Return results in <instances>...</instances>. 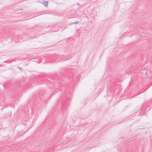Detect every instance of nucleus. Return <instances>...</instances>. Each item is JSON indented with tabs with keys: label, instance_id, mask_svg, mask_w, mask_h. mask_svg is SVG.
<instances>
[{
	"label": "nucleus",
	"instance_id": "3",
	"mask_svg": "<svg viewBox=\"0 0 152 152\" xmlns=\"http://www.w3.org/2000/svg\"><path fill=\"white\" fill-rule=\"evenodd\" d=\"M18 69H19L20 70H22V69L21 67H20L19 66L18 67Z\"/></svg>",
	"mask_w": 152,
	"mask_h": 152
},
{
	"label": "nucleus",
	"instance_id": "4",
	"mask_svg": "<svg viewBox=\"0 0 152 152\" xmlns=\"http://www.w3.org/2000/svg\"><path fill=\"white\" fill-rule=\"evenodd\" d=\"M67 59L66 58V59H65V60H66Z\"/></svg>",
	"mask_w": 152,
	"mask_h": 152
},
{
	"label": "nucleus",
	"instance_id": "1",
	"mask_svg": "<svg viewBox=\"0 0 152 152\" xmlns=\"http://www.w3.org/2000/svg\"><path fill=\"white\" fill-rule=\"evenodd\" d=\"M48 1H44L43 4L46 7H47Z\"/></svg>",
	"mask_w": 152,
	"mask_h": 152
},
{
	"label": "nucleus",
	"instance_id": "2",
	"mask_svg": "<svg viewBox=\"0 0 152 152\" xmlns=\"http://www.w3.org/2000/svg\"><path fill=\"white\" fill-rule=\"evenodd\" d=\"M78 23V21H75L74 22H73L72 23V24H77Z\"/></svg>",
	"mask_w": 152,
	"mask_h": 152
}]
</instances>
